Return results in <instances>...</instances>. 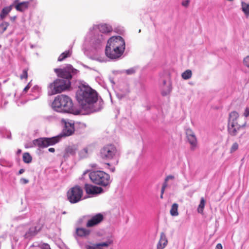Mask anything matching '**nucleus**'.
<instances>
[{
    "label": "nucleus",
    "mask_w": 249,
    "mask_h": 249,
    "mask_svg": "<svg viewBox=\"0 0 249 249\" xmlns=\"http://www.w3.org/2000/svg\"><path fill=\"white\" fill-rule=\"evenodd\" d=\"M103 100L98 99L96 91L84 81H79V114L86 115L100 111Z\"/></svg>",
    "instance_id": "1"
},
{
    "label": "nucleus",
    "mask_w": 249,
    "mask_h": 249,
    "mask_svg": "<svg viewBox=\"0 0 249 249\" xmlns=\"http://www.w3.org/2000/svg\"><path fill=\"white\" fill-rule=\"evenodd\" d=\"M112 30L111 27L107 24L93 25L89 28L86 36V42L97 49L102 46L105 40L103 34L107 33Z\"/></svg>",
    "instance_id": "2"
},
{
    "label": "nucleus",
    "mask_w": 249,
    "mask_h": 249,
    "mask_svg": "<svg viewBox=\"0 0 249 249\" xmlns=\"http://www.w3.org/2000/svg\"><path fill=\"white\" fill-rule=\"evenodd\" d=\"M125 49V42L120 36L110 37L107 43L105 53L110 59H115L119 58L124 53Z\"/></svg>",
    "instance_id": "3"
},
{
    "label": "nucleus",
    "mask_w": 249,
    "mask_h": 249,
    "mask_svg": "<svg viewBox=\"0 0 249 249\" xmlns=\"http://www.w3.org/2000/svg\"><path fill=\"white\" fill-rule=\"evenodd\" d=\"M52 107L57 112L78 115V109L74 107L71 99L64 94H60L55 97Z\"/></svg>",
    "instance_id": "4"
},
{
    "label": "nucleus",
    "mask_w": 249,
    "mask_h": 249,
    "mask_svg": "<svg viewBox=\"0 0 249 249\" xmlns=\"http://www.w3.org/2000/svg\"><path fill=\"white\" fill-rule=\"evenodd\" d=\"M71 83V82L68 80L55 79L48 85V95L51 96L65 91L70 87Z\"/></svg>",
    "instance_id": "5"
},
{
    "label": "nucleus",
    "mask_w": 249,
    "mask_h": 249,
    "mask_svg": "<svg viewBox=\"0 0 249 249\" xmlns=\"http://www.w3.org/2000/svg\"><path fill=\"white\" fill-rule=\"evenodd\" d=\"M89 177L92 182L94 183L106 186L110 182L109 175L102 171H94L89 173Z\"/></svg>",
    "instance_id": "6"
},
{
    "label": "nucleus",
    "mask_w": 249,
    "mask_h": 249,
    "mask_svg": "<svg viewBox=\"0 0 249 249\" xmlns=\"http://www.w3.org/2000/svg\"><path fill=\"white\" fill-rule=\"evenodd\" d=\"M119 155L117 147L112 144H108L103 146L100 150V156L105 160H111Z\"/></svg>",
    "instance_id": "7"
},
{
    "label": "nucleus",
    "mask_w": 249,
    "mask_h": 249,
    "mask_svg": "<svg viewBox=\"0 0 249 249\" xmlns=\"http://www.w3.org/2000/svg\"><path fill=\"white\" fill-rule=\"evenodd\" d=\"M61 140L59 135L51 138L41 137L34 140L33 144L40 148H44L50 146H52L59 142Z\"/></svg>",
    "instance_id": "8"
},
{
    "label": "nucleus",
    "mask_w": 249,
    "mask_h": 249,
    "mask_svg": "<svg viewBox=\"0 0 249 249\" xmlns=\"http://www.w3.org/2000/svg\"><path fill=\"white\" fill-rule=\"evenodd\" d=\"M54 71L61 79L68 80L71 81L72 77L76 74L77 70L73 68L71 65L68 64L63 68H56Z\"/></svg>",
    "instance_id": "9"
},
{
    "label": "nucleus",
    "mask_w": 249,
    "mask_h": 249,
    "mask_svg": "<svg viewBox=\"0 0 249 249\" xmlns=\"http://www.w3.org/2000/svg\"><path fill=\"white\" fill-rule=\"evenodd\" d=\"M41 229V226L39 224L30 228L27 226L22 225L18 228L17 232H19L21 235L23 236L24 238L30 239L35 236Z\"/></svg>",
    "instance_id": "10"
},
{
    "label": "nucleus",
    "mask_w": 249,
    "mask_h": 249,
    "mask_svg": "<svg viewBox=\"0 0 249 249\" xmlns=\"http://www.w3.org/2000/svg\"><path fill=\"white\" fill-rule=\"evenodd\" d=\"M186 135L188 142L190 144L191 150L194 151L197 147V140L194 132L190 128L186 130Z\"/></svg>",
    "instance_id": "11"
},
{
    "label": "nucleus",
    "mask_w": 249,
    "mask_h": 249,
    "mask_svg": "<svg viewBox=\"0 0 249 249\" xmlns=\"http://www.w3.org/2000/svg\"><path fill=\"white\" fill-rule=\"evenodd\" d=\"M65 124V126L61 133L59 134L61 138L68 137L72 135L74 131V124L73 123L67 122L62 120Z\"/></svg>",
    "instance_id": "12"
},
{
    "label": "nucleus",
    "mask_w": 249,
    "mask_h": 249,
    "mask_svg": "<svg viewBox=\"0 0 249 249\" xmlns=\"http://www.w3.org/2000/svg\"><path fill=\"white\" fill-rule=\"evenodd\" d=\"M104 219V215L98 213L92 216L86 224L87 227H92L100 224Z\"/></svg>",
    "instance_id": "13"
},
{
    "label": "nucleus",
    "mask_w": 249,
    "mask_h": 249,
    "mask_svg": "<svg viewBox=\"0 0 249 249\" xmlns=\"http://www.w3.org/2000/svg\"><path fill=\"white\" fill-rule=\"evenodd\" d=\"M67 197L71 203L78 202V185H75L68 191Z\"/></svg>",
    "instance_id": "14"
},
{
    "label": "nucleus",
    "mask_w": 249,
    "mask_h": 249,
    "mask_svg": "<svg viewBox=\"0 0 249 249\" xmlns=\"http://www.w3.org/2000/svg\"><path fill=\"white\" fill-rule=\"evenodd\" d=\"M17 11L24 12L27 10L29 7V1L20 2L19 0H15L12 3Z\"/></svg>",
    "instance_id": "15"
},
{
    "label": "nucleus",
    "mask_w": 249,
    "mask_h": 249,
    "mask_svg": "<svg viewBox=\"0 0 249 249\" xmlns=\"http://www.w3.org/2000/svg\"><path fill=\"white\" fill-rule=\"evenodd\" d=\"M85 189L86 193L89 195H95L101 193L103 191L102 188L92 185L85 184Z\"/></svg>",
    "instance_id": "16"
},
{
    "label": "nucleus",
    "mask_w": 249,
    "mask_h": 249,
    "mask_svg": "<svg viewBox=\"0 0 249 249\" xmlns=\"http://www.w3.org/2000/svg\"><path fill=\"white\" fill-rule=\"evenodd\" d=\"M32 93L31 100H36L39 98L41 95V88L37 85L34 86L31 89Z\"/></svg>",
    "instance_id": "17"
},
{
    "label": "nucleus",
    "mask_w": 249,
    "mask_h": 249,
    "mask_svg": "<svg viewBox=\"0 0 249 249\" xmlns=\"http://www.w3.org/2000/svg\"><path fill=\"white\" fill-rule=\"evenodd\" d=\"M244 125H241L238 124H228V132L229 134L232 136L237 135L238 131Z\"/></svg>",
    "instance_id": "18"
},
{
    "label": "nucleus",
    "mask_w": 249,
    "mask_h": 249,
    "mask_svg": "<svg viewBox=\"0 0 249 249\" xmlns=\"http://www.w3.org/2000/svg\"><path fill=\"white\" fill-rule=\"evenodd\" d=\"M77 146L76 145L72 144L67 146L65 150L64 157L67 158L70 155L73 156L75 154Z\"/></svg>",
    "instance_id": "19"
},
{
    "label": "nucleus",
    "mask_w": 249,
    "mask_h": 249,
    "mask_svg": "<svg viewBox=\"0 0 249 249\" xmlns=\"http://www.w3.org/2000/svg\"><path fill=\"white\" fill-rule=\"evenodd\" d=\"M239 117V114L236 111H232L229 114L228 124H238L237 120Z\"/></svg>",
    "instance_id": "20"
},
{
    "label": "nucleus",
    "mask_w": 249,
    "mask_h": 249,
    "mask_svg": "<svg viewBox=\"0 0 249 249\" xmlns=\"http://www.w3.org/2000/svg\"><path fill=\"white\" fill-rule=\"evenodd\" d=\"M14 5L12 4L9 6L4 7L0 13V19L3 20L8 13L11 11Z\"/></svg>",
    "instance_id": "21"
},
{
    "label": "nucleus",
    "mask_w": 249,
    "mask_h": 249,
    "mask_svg": "<svg viewBox=\"0 0 249 249\" xmlns=\"http://www.w3.org/2000/svg\"><path fill=\"white\" fill-rule=\"evenodd\" d=\"M167 242L168 241L165 234L163 232L161 233L160 240L157 246L162 247V249H163L166 246Z\"/></svg>",
    "instance_id": "22"
},
{
    "label": "nucleus",
    "mask_w": 249,
    "mask_h": 249,
    "mask_svg": "<svg viewBox=\"0 0 249 249\" xmlns=\"http://www.w3.org/2000/svg\"><path fill=\"white\" fill-rule=\"evenodd\" d=\"M72 51L71 50L65 51L64 52L62 53L58 58L57 61L61 62L63 61L66 58L70 57L71 55Z\"/></svg>",
    "instance_id": "23"
},
{
    "label": "nucleus",
    "mask_w": 249,
    "mask_h": 249,
    "mask_svg": "<svg viewBox=\"0 0 249 249\" xmlns=\"http://www.w3.org/2000/svg\"><path fill=\"white\" fill-rule=\"evenodd\" d=\"M241 8L242 11L247 17L249 16V4L244 1H241Z\"/></svg>",
    "instance_id": "24"
},
{
    "label": "nucleus",
    "mask_w": 249,
    "mask_h": 249,
    "mask_svg": "<svg viewBox=\"0 0 249 249\" xmlns=\"http://www.w3.org/2000/svg\"><path fill=\"white\" fill-rule=\"evenodd\" d=\"M178 205L177 203H174L170 211V213L172 216H176L178 215Z\"/></svg>",
    "instance_id": "25"
},
{
    "label": "nucleus",
    "mask_w": 249,
    "mask_h": 249,
    "mask_svg": "<svg viewBox=\"0 0 249 249\" xmlns=\"http://www.w3.org/2000/svg\"><path fill=\"white\" fill-rule=\"evenodd\" d=\"M205 200L203 197L200 199V203L197 207V211L199 213L202 214L203 213L204 208L205 205Z\"/></svg>",
    "instance_id": "26"
},
{
    "label": "nucleus",
    "mask_w": 249,
    "mask_h": 249,
    "mask_svg": "<svg viewBox=\"0 0 249 249\" xmlns=\"http://www.w3.org/2000/svg\"><path fill=\"white\" fill-rule=\"evenodd\" d=\"M90 233V231L85 228H79V236H87Z\"/></svg>",
    "instance_id": "27"
},
{
    "label": "nucleus",
    "mask_w": 249,
    "mask_h": 249,
    "mask_svg": "<svg viewBox=\"0 0 249 249\" xmlns=\"http://www.w3.org/2000/svg\"><path fill=\"white\" fill-rule=\"evenodd\" d=\"M192 76V72L190 70H187L181 74V77L184 80L190 79Z\"/></svg>",
    "instance_id": "28"
},
{
    "label": "nucleus",
    "mask_w": 249,
    "mask_h": 249,
    "mask_svg": "<svg viewBox=\"0 0 249 249\" xmlns=\"http://www.w3.org/2000/svg\"><path fill=\"white\" fill-rule=\"evenodd\" d=\"M32 158L29 153H24L23 155V160L25 163H29L31 162Z\"/></svg>",
    "instance_id": "29"
},
{
    "label": "nucleus",
    "mask_w": 249,
    "mask_h": 249,
    "mask_svg": "<svg viewBox=\"0 0 249 249\" xmlns=\"http://www.w3.org/2000/svg\"><path fill=\"white\" fill-rule=\"evenodd\" d=\"M171 85L170 84H169L167 87L164 86L163 88L161 94L163 96H166L169 94V93L171 91Z\"/></svg>",
    "instance_id": "30"
},
{
    "label": "nucleus",
    "mask_w": 249,
    "mask_h": 249,
    "mask_svg": "<svg viewBox=\"0 0 249 249\" xmlns=\"http://www.w3.org/2000/svg\"><path fill=\"white\" fill-rule=\"evenodd\" d=\"M9 23L7 22L3 21L0 24V33H3L7 29L9 26Z\"/></svg>",
    "instance_id": "31"
},
{
    "label": "nucleus",
    "mask_w": 249,
    "mask_h": 249,
    "mask_svg": "<svg viewBox=\"0 0 249 249\" xmlns=\"http://www.w3.org/2000/svg\"><path fill=\"white\" fill-rule=\"evenodd\" d=\"M88 155V149L87 148H85L80 151V158H79V159H84L87 158Z\"/></svg>",
    "instance_id": "32"
},
{
    "label": "nucleus",
    "mask_w": 249,
    "mask_h": 249,
    "mask_svg": "<svg viewBox=\"0 0 249 249\" xmlns=\"http://www.w3.org/2000/svg\"><path fill=\"white\" fill-rule=\"evenodd\" d=\"M0 164L3 166L11 167L12 165V164L11 162L7 161L5 160H0Z\"/></svg>",
    "instance_id": "33"
},
{
    "label": "nucleus",
    "mask_w": 249,
    "mask_h": 249,
    "mask_svg": "<svg viewBox=\"0 0 249 249\" xmlns=\"http://www.w3.org/2000/svg\"><path fill=\"white\" fill-rule=\"evenodd\" d=\"M238 148V144L237 142H234L232 144L231 149L230 152L231 153L236 151Z\"/></svg>",
    "instance_id": "34"
},
{
    "label": "nucleus",
    "mask_w": 249,
    "mask_h": 249,
    "mask_svg": "<svg viewBox=\"0 0 249 249\" xmlns=\"http://www.w3.org/2000/svg\"><path fill=\"white\" fill-rule=\"evenodd\" d=\"M136 71V69L134 68H131L128 70H125V72L128 75L134 74Z\"/></svg>",
    "instance_id": "35"
},
{
    "label": "nucleus",
    "mask_w": 249,
    "mask_h": 249,
    "mask_svg": "<svg viewBox=\"0 0 249 249\" xmlns=\"http://www.w3.org/2000/svg\"><path fill=\"white\" fill-rule=\"evenodd\" d=\"M88 197L87 195L85 196H83V191L79 187V201L81 199H84Z\"/></svg>",
    "instance_id": "36"
},
{
    "label": "nucleus",
    "mask_w": 249,
    "mask_h": 249,
    "mask_svg": "<svg viewBox=\"0 0 249 249\" xmlns=\"http://www.w3.org/2000/svg\"><path fill=\"white\" fill-rule=\"evenodd\" d=\"M36 23L38 24V25H40L43 19V15L41 14L37 15L36 17Z\"/></svg>",
    "instance_id": "37"
},
{
    "label": "nucleus",
    "mask_w": 249,
    "mask_h": 249,
    "mask_svg": "<svg viewBox=\"0 0 249 249\" xmlns=\"http://www.w3.org/2000/svg\"><path fill=\"white\" fill-rule=\"evenodd\" d=\"M28 77V72L26 69H24L22 71V74L20 75V78L23 79L24 78H27Z\"/></svg>",
    "instance_id": "38"
},
{
    "label": "nucleus",
    "mask_w": 249,
    "mask_h": 249,
    "mask_svg": "<svg viewBox=\"0 0 249 249\" xmlns=\"http://www.w3.org/2000/svg\"><path fill=\"white\" fill-rule=\"evenodd\" d=\"M243 63L246 67L249 68V56H246L244 59Z\"/></svg>",
    "instance_id": "39"
},
{
    "label": "nucleus",
    "mask_w": 249,
    "mask_h": 249,
    "mask_svg": "<svg viewBox=\"0 0 249 249\" xmlns=\"http://www.w3.org/2000/svg\"><path fill=\"white\" fill-rule=\"evenodd\" d=\"M190 3V0H183L182 1V5L185 7H187L189 6V4Z\"/></svg>",
    "instance_id": "40"
},
{
    "label": "nucleus",
    "mask_w": 249,
    "mask_h": 249,
    "mask_svg": "<svg viewBox=\"0 0 249 249\" xmlns=\"http://www.w3.org/2000/svg\"><path fill=\"white\" fill-rule=\"evenodd\" d=\"M42 249H51L50 246L48 244H43L41 246Z\"/></svg>",
    "instance_id": "41"
},
{
    "label": "nucleus",
    "mask_w": 249,
    "mask_h": 249,
    "mask_svg": "<svg viewBox=\"0 0 249 249\" xmlns=\"http://www.w3.org/2000/svg\"><path fill=\"white\" fill-rule=\"evenodd\" d=\"M20 183H21L22 184H27V183H28L29 180L27 179L22 178L20 179Z\"/></svg>",
    "instance_id": "42"
},
{
    "label": "nucleus",
    "mask_w": 249,
    "mask_h": 249,
    "mask_svg": "<svg viewBox=\"0 0 249 249\" xmlns=\"http://www.w3.org/2000/svg\"><path fill=\"white\" fill-rule=\"evenodd\" d=\"M31 87L30 83H28V84L24 88L23 92H26Z\"/></svg>",
    "instance_id": "43"
},
{
    "label": "nucleus",
    "mask_w": 249,
    "mask_h": 249,
    "mask_svg": "<svg viewBox=\"0 0 249 249\" xmlns=\"http://www.w3.org/2000/svg\"><path fill=\"white\" fill-rule=\"evenodd\" d=\"M75 232L74 234V237L76 240H78V227H75Z\"/></svg>",
    "instance_id": "44"
},
{
    "label": "nucleus",
    "mask_w": 249,
    "mask_h": 249,
    "mask_svg": "<svg viewBox=\"0 0 249 249\" xmlns=\"http://www.w3.org/2000/svg\"><path fill=\"white\" fill-rule=\"evenodd\" d=\"M244 114L246 117L249 116V108H247L246 109Z\"/></svg>",
    "instance_id": "45"
},
{
    "label": "nucleus",
    "mask_w": 249,
    "mask_h": 249,
    "mask_svg": "<svg viewBox=\"0 0 249 249\" xmlns=\"http://www.w3.org/2000/svg\"><path fill=\"white\" fill-rule=\"evenodd\" d=\"M174 177L173 176H171V175H169L168 176H167L165 178V181H168V180L169 179H174Z\"/></svg>",
    "instance_id": "46"
},
{
    "label": "nucleus",
    "mask_w": 249,
    "mask_h": 249,
    "mask_svg": "<svg viewBox=\"0 0 249 249\" xmlns=\"http://www.w3.org/2000/svg\"><path fill=\"white\" fill-rule=\"evenodd\" d=\"M223 247L220 243H218L216 245L215 249H222Z\"/></svg>",
    "instance_id": "47"
},
{
    "label": "nucleus",
    "mask_w": 249,
    "mask_h": 249,
    "mask_svg": "<svg viewBox=\"0 0 249 249\" xmlns=\"http://www.w3.org/2000/svg\"><path fill=\"white\" fill-rule=\"evenodd\" d=\"M167 181H165L164 180V182L163 183V184L162 185V188H164V189H165L166 188V187L167 186Z\"/></svg>",
    "instance_id": "48"
},
{
    "label": "nucleus",
    "mask_w": 249,
    "mask_h": 249,
    "mask_svg": "<svg viewBox=\"0 0 249 249\" xmlns=\"http://www.w3.org/2000/svg\"><path fill=\"white\" fill-rule=\"evenodd\" d=\"M48 151L50 152L53 153L55 152V149L54 148H50L48 149Z\"/></svg>",
    "instance_id": "49"
},
{
    "label": "nucleus",
    "mask_w": 249,
    "mask_h": 249,
    "mask_svg": "<svg viewBox=\"0 0 249 249\" xmlns=\"http://www.w3.org/2000/svg\"><path fill=\"white\" fill-rule=\"evenodd\" d=\"M16 18H17V17H16V16L11 17L10 18V20H11V21H15V19H16Z\"/></svg>",
    "instance_id": "50"
},
{
    "label": "nucleus",
    "mask_w": 249,
    "mask_h": 249,
    "mask_svg": "<svg viewBox=\"0 0 249 249\" xmlns=\"http://www.w3.org/2000/svg\"><path fill=\"white\" fill-rule=\"evenodd\" d=\"M24 172V169H21L19 170V171H18V175H20V174H22V173H23Z\"/></svg>",
    "instance_id": "51"
},
{
    "label": "nucleus",
    "mask_w": 249,
    "mask_h": 249,
    "mask_svg": "<svg viewBox=\"0 0 249 249\" xmlns=\"http://www.w3.org/2000/svg\"><path fill=\"white\" fill-rule=\"evenodd\" d=\"M60 248L61 249H69L65 245H62Z\"/></svg>",
    "instance_id": "52"
},
{
    "label": "nucleus",
    "mask_w": 249,
    "mask_h": 249,
    "mask_svg": "<svg viewBox=\"0 0 249 249\" xmlns=\"http://www.w3.org/2000/svg\"><path fill=\"white\" fill-rule=\"evenodd\" d=\"M86 126V124H81L80 123H79V128L80 127H85Z\"/></svg>",
    "instance_id": "53"
},
{
    "label": "nucleus",
    "mask_w": 249,
    "mask_h": 249,
    "mask_svg": "<svg viewBox=\"0 0 249 249\" xmlns=\"http://www.w3.org/2000/svg\"><path fill=\"white\" fill-rule=\"evenodd\" d=\"M109 170L111 172H114L115 170V168L114 167H111V168H109Z\"/></svg>",
    "instance_id": "54"
},
{
    "label": "nucleus",
    "mask_w": 249,
    "mask_h": 249,
    "mask_svg": "<svg viewBox=\"0 0 249 249\" xmlns=\"http://www.w3.org/2000/svg\"><path fill=\"white\" fill-rule=\"evenodd\" d=\"M165 189L161 188V194L163 195Z\"/></svg>",
    "instance_id": "55"
},
{
    "label": "nucleus",
    "mask_w": 249,
    "mask_h": 249,
    "mask_svg": "<svg viewBox=\"0 0 249 249\" xmlns=\"http://www.w3.org/2000/svg\"><path fill=\"white\" fill-rule=\"evenodd\" d=\"M165 189L161 188V194L163 195Z\"/></svg>",
    "instance_id": "56"
},
{
    "label": "nucleus",
    "mask_w": 249,
    "mask_h": 249,
    "mask_svg": "<svg viewBox=\"0 0 249 249\" xmlns=\"http://www.w3.org/2000/svg\"><path fill=\"white\" fill-rule=\"evenodd\" d=\"M75 98L78 100V91L75 92Z\"/></svg>",
    "instance_id": "57"
},
{
    "label": "nucleus",
    "mask_w": 249,
    "mask_h": 249,
    "mask_svg": "<svg viewBox=\"0 0 249 249\" xmlns=\"http://www.w3.org/2000/svg\"><path fill=\"white\" fill-rule=\"evenodd\" d=\"M21 152V150L20 149H18L17 151V154H19Z\"/></svg>",
    "instance_id": "58"
},
{
    "label": "nucleus",
    "mask_w": 249,
    "mask_h": 249,
    "mask_svg": "<svg viewBox=\"0 0 249 249\" xmlns=\"http://www.w3.org/2000/svg\"><path fill=\"white\" fill-rule=\"evenodd\" d=\"M166 83V81H165V80H163V85H164V86L165 85Z\"/></svg>",
    "instance_id": "59"
},
{
    "label": "nucleus",
    "mask_w": 249,
    "mask_h": 249,
    "mask_svg": "<svg viewBox=\"0 0 249 249\" xmlns=\"http://www.w3.org/2000/svg\"><path fill=\"white\" fill-rule=\"evenodd\" d=\"M157 249H162V247H159L157 246Z\"/></svg>",
    "instance_id": "60"
},
{
    "label": "nucleus",
    "mask_w": 249,
    "mask_h": 249,
    "mask_svg": "<svg viewBox=\"0 0 249 249\" xmlns=\"http://www.w3.org/2000/svg\"><path fill=\"white\" fill-rule=\"evenodd\" d=\"M160 197L161 198H163V195L161 194V195H160Z\"/></svg>",
    "instance_id": "61"
},
{
    "label": "nucleus",
    "mask_w": 249,
    "mask_h": 249,
    "mask_svg": "<svg viewBox=\"0 0 249 249\" xmlns=\"http://www.w3.org/2000/svg\"><path fill=\"white\" fill-rule=\"evenodd\" d=\"M32 146H27L25 145V147H26V148L31 147H32Z\"/></svg>",
    "instance_id": "62"
},
{
    "label": "nucleus",
    "mask_w": 249,
    "mask_h": 249,
    "mask_svg": "<svg viewBox=\"0 0 249 249\" xmlns=\"http://www.w3.org/2000/svg\"><path fill=\"white\" fill-rule=\"evenodd\" d=\"M107 166H110V163H107Z\"/></svg>",
    "instance_id": "63"
},
{
    "label": "nucleus",
    "mask_w": 249,
    "mask_h": 249,
    "mask_svg": "<svg viewBox=\"0 0 249 249\" xmlns=\"http://www.w3.org/2000/svg\"><path fill=\"white\" fill-rule=\"evenodd\" d=\"M33 0H29L28 1H29V3H30V2H31L32 1H33Z\"/></svg>",
    "instance_id": "64"
}]
</instances>
